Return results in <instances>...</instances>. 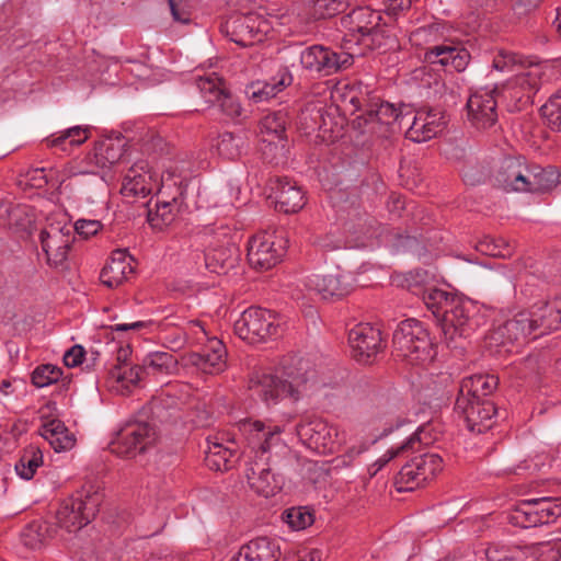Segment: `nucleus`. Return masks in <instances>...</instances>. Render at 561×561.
I'll use <instances>...</instances> for the list:
<instances>
[{
  "label": "nucleus",
  "instance_id": "obj_1",
  "mask_svg": "<svg viewBox=\"0 0 561 561\" xmlns=\"http://www.w3.org/2000/svg\"><path fill=\"white\" fill-rule=\"evenodd\" d=\"M239 430L249 447L245 469L249 486L264 497L274 496L282 490L283 478L272 472L271 461L287 450L280 438L283 427L265 426L261 421L243 420L239 423Z\"/></svg>",
  "mask_w": 561,
  "mask_h": 561
},
{
  "label": "nucleus",
  "instance_id": "obj_2",
  "mask_svg": "<svg viewBox=\"0 0 561 561\" xmlns=\"http://www.w3.org/2000/svg\"><path fill=\"white\" fill-rule=\"evenodd\" d=\"M321 386L317 371L302 358L284 362L276 369L257 368L249 378V390L266 405H276L284 399L297 402L309 391Z\"/></svg>",
  "mask_w": 561,
  "mask_h": 561
},
{
  "label": "nucleus",
  "instance_id": "obj_3",
  "mask_svg": "<svg viewBox=\"0 0 561 561\" xmlns=\"http://www.w3.org/2000/svg\"><path fill=\"white\" fill-rule=\"evenodd\" d=\"M497 182L506 191L536 193L554 187L559 175L551 168L528 165L518 158H510L504 161Z\"/></svg>",
  "mask_w": 561,
  "mask_h": 561
},
{
  "label": "nucleus",
  "instance_id": "obj_4",
  "mask_svg": "<svg viewBox=\"0 0 561 561\" xmlns=\"http://www.w3.org/2000/svg\"><path fill=\"white\" fill-rule=\"evenodd\" d=\"M393 352L413 366L430 364L436 354L427 329L415 319L399 323L393 333Z\"/></svg>",
  "mask_w": 561,
  "mask_h": 561
},
{
  "label": "nucleus",
  "instance_id": "obj_5",
  "mask_svg": "<svg viewBox=\"0 0 561 561\" xmlns=\"http://www.w3.org/2000/svg\"><path fill=\"white\" fill-rule=\"evenodd\" d=\"M176 172L178 168H170L161 174L154 208L150 206L151 202L148 206L147 218L152 228L162 229L172 224L180 209L188 176Z\"/></svg>",
  "mask_w": 561,
  "mask_h": 561
},
{
  "label": "nucleus",
  "instance_id": "obj_6",
  "mask_svg": "<svg viewBox=\"0 0 561 561\" xmlns=\"http://www.w3.org/2000/svg\"><path fill=\"white\" fill-rule=\"evenodd\" d=\"M38 240L49 266H61L73 240V227L65 214L49 215L41 228Z\"/></svg>",
  "mask_w": 561,
  "mask_h": 561
},
{
  "label": "nucleus",
  "instance_id": "obj_7",
  "mask_svg": "<svg viewBox=\"0 0 561 561\" xmlns=\"http://www.w3.org/2000/svg\"><path fill=\"white\" fill-rule=\"evenodd\" d=\"M233 330L241 340L254 344L279 336L283 322L279 316L267 309L250 307L240 313Z\"/></svg>",
  "mask_w": 561,
  "mask_h": 561
},
{
  "label": "nucleus",
  "instance_id": "obj_8",
  "mask_svg": "<svg viewBox=\"0 0 561 561\" xmlns=\"http://www.w3.org/2000/svg\"><path fill=\"white\" fill-rule=\"evenodd\" d=\"M101 501L92 485L84 486L61 503L56 516L58 524L69 533L81 529L95 516Z\"/></svg>",
  "mask_w": 561,
  "mask_h": 561
},
{
  "label": "nucleus",
  "instance_id": "obj_9",
  "mask_svg": "<svg viewBox=\"0 0 561 561\" xmlns=\"http://www.w3.org/2000/svg\"><path fill=\"white\" fill-rule=\"evenodd\" d=\"M296 434L306 447L319 454H333L346 443L344 430L320 419L299 423Z\"/></svg>",
  "mask_w": 561,
  "mask_h": 561
},
{
  "label": "nucleus",
  "instance_id": "obj_10",
  "mask_svg": "<svg viewBox=\"0 0 561 561\" xmlns=\"http://www.w3.org/2000/svg\"><path fill=\"white\" fill-rule=\"evenodd\" d=\"M440 323L445 341L449 346L458 347L457 340L468 337L480 325L478 306L470 299L457 297Z\"/></svg>",
  "mask_w": 561,
  "mask_h": 561
},
{
  "label": "nucleus",
  "instance_id": "obj_11",
  "mask_svg": "<svg viewBox=\"0 0 561 561\" xmlns=\"http://www.w3.org/2000/svg\"><path fill=\"white\" fill-rule=\"evenodd\" d=\"M381 14L368 7L354 9L342 18V25L347 30L351 38L347 42L363 43L366 46L381 47L380 38L383 30L380 28Z\"/></svg>",
  "mask_w": 561,
  "mask_h": 561
},
{
  "label": "nucleus",
  "instance_id": "obj_12",
  "mask_svg": "<svg viewBox=\"0 0 561 561\" xmlns=\"http://www.w3.org/2000/svg\"><path fill=\"white\" fill-rule=\"evenodd\" d=\"M561 516V502L552 497L522 501L510 514V522L522 528L550 524Z\"/></svg>",
  "mask_w": 561,
  "mask_h": 561
},
{
  "label": "nucleus",
  "instance_id": "obj_13",
  "mask_svg": "<svg viewBox=\"0 0 561 561\" xmlns=\"http://www.w3.org/2000/svg\"><path fill=\"white\" fill-rule=\"evenodd\" d=\"M196 84L205 103L209 107H217L226 119L236 121L242 116L240 102L228 92L215 72L198 77Z\"/></svg>",
  "mask_w": 561,
  "mask_h": 561
},
{
  "label": "nucleus",
  "instance_id": "obj_14",
  "mask_svg": "<svg viewBox=\"0 0 561 561\" xmlns=\"http://www.w3.org/2000/svg\"><path fill=\"white\" fill-rule=\"evenodd\" d=\"M287 239L283 234L262 232L251 238L248 260L252 267L270 270L285 255Z\"/></svg>",
  "mask_w": 561,
  "mask_h": 561
},
{
  "label": "nucleus",
  "instance_id": "obj_15",
  "mask_svg": "<svg viewBox=\"0 0 561 561\" xmlns=\"http://www.w3.org/2000/svg\"><path fill=\"white\" fill-rule=\"evenodd\" d=\"M298 56L304 69L324 75L348 68L354 58L351 51L336 53L322 45L306 47L299 51Z\"/></svg>",
  "mask_w": 561,
  "mask_h": 561
},
{
  "label": "nucleus",
  "instance_id": "obj_16",
  "mask_svg": "<svg viewBox=\"0 0 561 561\" xmlns=\"http://www.w3.org/2000/svg\"><path fill=\"white\" fill-rule=\"evenodd\" d=\"M157 440L156 430L148 423L135 422L124 426L111 442L113 454L122 457H133L138 451H145Z\"/></svg>",
  "mask_w": 561,
  "mask_h": 561
},
{
  "label": "nucleus",
  "instance_id": "obj_17",
  "mask_svg": "<svg viewBox=\"0 0 561 561\" xmlns=\"http://www.w3.org/2000/svg\"><path fill=\"white\" fill-rule=\"evenodd\" d=\"M226 27L230 39L244 47L263 42L272 28L267 20L254 12L231 18Z\"/></svg>",
  "mask_w": 561,
  "mask_h": 561
},
{
  "label": "nucleus",
  "instance_id": "obj_18",
  "mask_svg": "<svg viewBox=\"0 0 561 561\" xmlns=\"http://www.w3.org/2000/svg\"><path fill=\"white\" fill-rule=\"evenodd\" d=\"M408 107H396L389 102L371 103L366 116L365 123L367 131L386 136L388 131H394L396 126L399 129L405 127V121H409Z\"/></svg>",
  "mask_w": 561,
  "mask_h": 561
},
{
  "label": "nucleus",
  "instance_id": "obj_19",
  "mask_svg": "<svg viewBox=\"0 0 561 561\" xmlns=\"http://www.w3.org/2000/svg\"><path fill=\"white\" fill-rule=\"evenodd\" d=\"M495 89L482 88L472 92L467 101V119L477 129L492 127L497 121Z\"/></svg>",
  "mask_w": 561,
  "mask_h": 561
},
{
  "label": "nucleus",
  "instance_id": "obj_20",
  "mask_svg": "<svg viewBox=\"0 0 561 561\" xmlns=\"http://www.w3.org/2000/svg\"><path fill=\"white\" fill-rule=\"evenodd\" d=\"M348 344L353 357L358 363L367 364L382 348L381 332L369 323L356 324L348 332Z\"/></svg>",
  "mask_w": 561,
  "mask_h": 561
},
{
  "label": "nucleus",
  "instance_id": "obj_21",
  "mask_svg": "<svg viewBox=\"0 0 561 561\" xmlns=\"http://www.w3.org/2000/svg\"><path fill=\"white\" fill-rule=\"evenodd\" d=\"M409 113V121H405V136L414 142H424L438 133H440L446 124L444 114L437 108L419 110L412 115Z\"/></svg>",
  "mask_w": 561,
  "mask_h": 561
},
{
  "label": "nucleus",
  "instance_id": "obj_22",
  "mask_svg": "<svg viewBox=\"0 0 561 561\" xmlns=\"http://www.w3.org/2000/svg\"><path fill=\"white\" fill-rule=\"evenodd\" d=\"M351 273L336 270L329 274H312L307 277L305 286L317 293L323 299L342 298L353 289Z\"/></svg>",
  "mask_w": 561,
  "mask_h": 561
},
{
  "label": "nucleus",
  "instance_id": "obj_23",
  "mask_svg": "<svg viewBox=\"0 0 561 561\" xmlns=\"http://www.w3.org/2000/svg\"><path fill=\"white\" fill-rule=\"evenodd\" d=\"M542 73V67L539 64L529 61L526 68L523 67L504 84L503 92L512 100L529 102L540 88Z\"/></svg>",
  "mask_w": 561,
  "mask_h": 561
},
{
  "label": "nucleus",
  "instance_id": "obj_24",
  "mask_svg": "<svg viewBox=\"0 0 561 561\" xmlns=\"http://www.w3.org/2000/svg\"><path fill=\"white\" fill-rule=\"evenodd\" d=\"M159 187L158 178L148 161L140 160L126 172L121 192L126 197H146Z\"/></svg>",
  "mask_w": 561,
  "mask_h": 561
},
{
  "label": "nucleus",
  "instance_id": "obj_25",
  "mask_svg": "<svg viewBox=\"0 0 561 561\" xmlns=\"http://www.w3.org/2000/svg\"><path fill=\"white\" fill-rule=\"evenodd\" d=\"M287 117L283 112H272L264 115L259 122V137L266 144L267 154L276 157L282 154L286 142Z\"/></svg>",
  "mask_w": 561,
  "mask_h": 561
},
{
  "label": "nucleus",
  "instance_id": "obj_26",
  "mask_svg": "<svg viewBox=\"0 0 561 561\" xmlns=\"http://www.w3.org/2000/svg\"><path fill=\"white\" fill-rule=\"evenodd\" d=\"M187 363L203 374L217 375L227 367V350L217 337L208 339L202 352L191 353Z\"/></svg>",
  "mask_w": 561,
  "mask_h": 561
},
{
  "label": "nucleus",
  "instance_id": "obj_27",
  "mask_svg": "<svg viewBox=\"0 0 561 561\" xmlns=\"http://www.w3.org/2000/svg\"><path fill=\"white\" fill-rule=\"evenodd\" d=\"M471 60V55L461 44L445 43L434 45L425 49L424 61L432 65H440L458 72L466 70Z\"/></svg>",
  "mask_w": 561,
  "mask_h": 561
},
{
  "label": "nucleus",
  "instance_id": "obj_28",
  "mask_svg": "<svg viewBox=\"0 0 561 561\" xmlns=\"http://www.w3.org/2000/svg\"><path fill=\"white\" fill-rule=\"evenodd\" d=\"M280 541L271 537H256L240 547L229 561H282Z\"/></svg>",
  "mask_w": 561,
  "mask_h": 561
},
{
  "label": "nucleus",
  "instance_id": "obj_29",
  "mask_svg": "<svg viewBox=\"0 0 561 561\" xmlns=\"http://www.w3.org/2000/svg\"><path fill=\"white\" fill-rule=\"evenodd\" d=\"M535 330L531 313L524 310L499 325L491 333L490 339L496 344L507 345L524 341Z\"/></svg>",
  "mask_w": 561,
  "mask_h": 561
},
{
  "label": "nucleus",
  "instance_id": "obj_30",
  "mask_svg": "<svg viewBox=\"0 0 561 561\" xmlns=\"http://www.w3.org/2000/svg\"><path fill=\"white\" fill-rule=\"evenodd\" d=\"M497 386V378L493 375L476 374L465 377L459 387L456 407L465 408L469 401L485 400Z\"/></svg>",
  "mask_w": 561,
  "mask_h": 561
},
{
  "label": "nucleus",
  "instance_id": "obj_31",
  "mask_svg": "<svg viewBox=\"0 0 561 561\" xmlns=\"http://www.w3.org/2000/svg\"><path fill=\"white\" fill-rule=\"evenodd\" d=\"M293 75L287 67L278 69L270 80L252 82L247 87V94L254 102L268 101L293 83Z\"/></svg>",
  "mask_w": 561,
  "mask_h": 561
},
{
  "label": "nucleus",
  "instance_id": "obj_32",
  "mask_svg": "<svg viewBox=\"0 0 561 561\" xmlns=\"http://www.w3.org/2000/svg\"><path fill=\"white\" fill-rule=\"evenodd\" d=\"M134 272V259L125 250H116L102 268L100 279L113 288L123 284Z\"/></svg>",
  "mask_w": 561,
  "mask_h": 561
},
{
  "label": "nucleus",
  "instance_id": "obj_33",
  "mask_svg": "<svg viewBox=\"0 0 561 561\" xmlns=\"http://www.w3.org/2000/svg\"><path fill=\"white\" fill-rule=\"evenodd\" d=\"M271 197L276 207L284 213H296L305 205V196L296 183L287 179H275L271 182Z\"/></svg>",
  "mask_w": 561,
  "mask_h": 561
},
{
  "label": "nucleus",
  "instance_id": "obj_34",
  "mask_svg": "<svg viewBox=\"0 0 561 561\" xmlns=\"http://www.w3.org/2000/svg\"><path fill=\"white\" fill-rule=\"evenodd\" d=\"M456 411L463 415L468 430L477 433L489 430L496 413L490 400L469 401L465 408L456 407Z\"/></svg>",
  "mask_w": 561,
  "mask_h": 561
},
{
  "label": "nucleus",
  "instance_id": "obj_35",
  "mask_svg": "<svg viewBox=\"0 0 561 561\" xmlns=\"http://www.w3.org/2000/svg\"><path fill=\"white\" fill-rule=\"evenodd\" d=\"M206 267L216 274H227L240 260L238 245H214L204 249Z\"/></svg>",
  "mask_w": 561,
  "mask_h": 561
},
{
  "label": "nucleus",
  "instance_id": "obj_36",
  "mask_svg": "<svg viewBox=\"0 0 561 561\" xmlns=\"http://www.w3.org/2000/svg\"><path fill=\"white\" fill-rule=\"evenodd\" d=\"M94 161L95 158L93 149L84 157L70 161L59 170H49V173L44 174L43 178L45 179L46 183L60 186L66 180L72 176L93 174L98 169H103L102 165H96Z\"/></svg>",
  "mask_w": 561,
  "mask_h": 561
},
{
  "label": "nucleus",
  "instance_id": "obj_37",
  "mask_svg": "<svg viewBox=\"0 0 561 561\" xmlns=\"http://www.w3.org/2000/svg\"><path fill=\"white\" fill-rule=\"evenodd\" d=\"M539 554L541 556V542L525 547L494 543L485 550L489 561H536Z\"/></svg>",
  "mask_w": 561,
  "mask_h": 561
},
{
  "label": "nucleus",
  "instance_id": "obj_38",
  "mask_svg": "<svg viewBox=\"0 0 561 561\" xmlns=\"http://www.w3.org/2000/svg\"><path fill=\"white\" fill-rule=\"evenodd\" d=\"M560 306L561 296L549 301L540 300L527 310L531 313V322H534L535 329H542V333L558 329L561 323Z\"/></svg>",
  "mask_w": 561,
  "mask_h": 561
},
{
  "label": "nucleus",
  "instance_id": "obj_39",
  "mask_svg": "<svg viewBox=\"0 0 561 561\" xmlns=\"http://www.w3.org/2000/svg\"><path fill=\"white\" fill-rule=\"evenodd\" d=\"M41 435L56 453L70 450L76 445L75 435L57 419L44 422L41 427Z\"/></svg>",
  "mask_w": 561,
  "mask_h": 561
},
{
  "label": "nucleus",
  "instance_id": "obj_40",
  "mask_svg": "<svg viewBox=\"0 0 561 561\" xmlns=\"http://www.w3.org/2000/svg\"><path fill=\"white\" fill-rule=\"evenodd\" d=\"M141 374L142 369L140 366L119 364L110 370L107 385L112 391L126 394L141 379Z\"/></svg>",
  "mask_w": 561,
  "mask_h": 561
},
{
  "label": "nucleus",
  "instance_id": "obj_41",
  "mask_svg": "<svg viewBox=\"0 0 561 561\" xmlns=\"http://www.w3.org/2000/svg\"><path fill=\"white\" fill-rule=\"evenodd\" d=\"M204 248L214 245H237L238 233L226 219L218 220L203 228L201 232Z\"/></svg>",
  "mask_w": 561,
  "mask_h": 561
},
{
  "label": "nucleus",
  "instance_id": "obj_42",
  "mask_svg": "<svg viewBox=\"0 0 561 561\" xmlns=\"http://www.w3.org/2000/svg\"><path fill=\"white\" fill-rule=\"evenodd\" d=\"M426 308L433 313L434 318L440 324L447 314L448 310L454 304V299L457 296L442 288L436 287L434 284L431 288H427L421 297Z\"/></svg>",
  "mask_w": 561,
  "mask_h": 561
},
{
  "label": "nucleus",
  "instance_id": "obj_43",
  "mask_svg": "<svg viewBox=\"0 0 561 561\" xmlns=\"http://www.w3.org/2000/svg\"><path fill=\"white\" fill-rule=\"evenodd\" d=\"M89 136V127L73 126L59 134L51 135L46 142L50 148H57L62 152H70L73 148L85 142Z\"/></svg>",
  "mask_w": 561,
  "mask_h": 561
},
{
  "label": "nucleus",
  "instance_id": "obj_44",
  "mask_svg": "<svg viewBox=\"0 0 561 561\" xmlns=\"http://www.w3.org/2000/svg\"><path fill=\"white\" fill-rule=\"evenodd\" d=\"M236 449L224 446L219 442L208 440V450L206 453V465L209 469L216 471H227L231 469L237 461Z\"/></svg>",
  "mask_w": 561,
  "mask_h": 561
},
{
  "label": "nucleus",
  "instance_id": "obj_45",
  "mask_svg": "<svg viewBox=\"0 0 561 561\" xmlns=\"http://www.w3.org/2000/svg\"><path fill=\"white\" fill-rule=\"evenodd\" d=\"M124 139L121 137L105 138L100 140L94 147V163L106 168L117 162L124 152Z\"/></svg>",
  "mask_w": 561,
  "mask_h": 561
},
{
  "label": "nucleus",
  "instance_id": "obj_46",
  "mask_svg": "<svg viewBox=\"0 0 561 561\" xmlns=\"http://www.w3.org/2000/svg\"><path fill=\"white\" fill-rule=\"evenodd\" d=\"M141 369L151 375H172L178 370V359L168 352H152L142 359Z\"/></svg>",
  "mask_w": 561,
  "mask_h": 561
},
{
  "label": "nucleus",
  "instance_id": "obj_47",
  "mask_svg": "<svg viewBox=\"0 0 561 561\" xmlns=\"http://www.w3.org/2000/svg\"><path fill=\"white\" fill-rule=\"evenodd\" d=\"M248 141L243 133H222L219 135L216 148L218 153L229 160L239 158L247 149Z\"/></svg>",
  "mask_w": 561,
  "mask_h": 561
},
{
  "label": "nucleus",
  "instance_id": "obj_48",
  "mask_svg": "<svg viewBox=\"0 0 561 561\" xmlns=\"http://www.w3.org/2000/svg\"><path fill=\"white\" fill-rule=\"evenodd\" d=\"M425 428H417L404 444L388 449L381 457H379L369 468V473L375 476L383 466H386L391 459H393L401 450L412 448L415 442L428 444L425 438Z\"/></svg>",
  "mask_w": 561,
  "mask_h": 561
},
{
  "label": "nucleus",
  "instance_id": "obj_49",
  "mask_svg": "<svg viewBox=\"0 0 561 561\" xmlns=\"http://www.w3.org/2000/svg\"><path fill=\"white\" fill-rule=\"evenodd\" d=\"M43 465V454L36 447H28L15 463V471L24 480H31L36 470Z\"/></svg>",
  "mask_w": 561,
  "mask_h": 561
},
{
  "label": "nucleus",
  "instance_id": "obj_50",
  "mask_svg": "<svg viewBox=\"0 0 561 561\" xmlns=\"http://www.w3.org/2000/svg\"><path fill=\"white\" fill-rule=\"evenodd\" d=\"M35 222V214L27 205H12L9 230L15 233H31Z\"/></svg>",
  "mask_w": 561,
  "mask_h": 561
},
{
  "label": "nucleus",
  "instance_id": "obj_51",
  "mask_svg": "<svg viewBox=\"0 0 561 561\" xmlns=\"http://www.w3.org/2000/svg\"><path fill=\"white\" fill-rule=\"evenodd\" d=\"M436 282L433 273L426 270H414L403 275L402 285L414 295L423 296L427 288H431Z\"/></svg>",
  "mask_w": 561,
  "mask_h": 561
},
{
  "label": "nucleus",
  "instance_id": "obj_52",
  "mask_svg": "<svg viewBox=\"0 0 561 561\" xmlns=\"http://www.w3.org/2000/svg\"><path fill=\"white\" fill-rule=\"evenodd\" d=\"M417 467L421 477H424V483L433 479L443 469V459L434 453H425L412 458Z\"/></svg>",
  "mask_w": 561,
  "mask_h": 561
},
{
  "label": "nucleus",
  "instance_id": "obj_53",
  "mask_svg": "<svg viewBox=\"0 0 561 561\" xmlns=\"http://www.w3.org/2000/svg\"><path fill=\"white\" fill-rule=\"evenodd\" d=\"M282 519L291 530H302L312 525L313 515L308 507H290L282 514Z\"/></svg>",
  "mask_w": 561,
  "mask_h": 561
},
{
  "label": "nucleus",
  "instance_id": "obj_54",
  "mask_svg": "<svg viewBox=\"0 0 561 561\" xmlns=\"http://www.w3.org/2000/svg\"><path fill=\"white\" fill-rule=\"evenodd\" d=\"M397 484L399 492L412 491L424 484V477H421L413 459L401 468L397 478Z\"/></svg>",
  "mask_w": 561,
  "mask_h": 561
},
{
  "label": "nucleus",
  "instance_id": "obj_55",
  "mask_svg": "<svg viewBox=\"0 0 561 561\" xmlns=\"http://www.w3.org/2000/svg\"><path fill=\"white\" fill-rule=\"evenodd\" d=\"M47 529V525L42 522L28 524L21 535L23 545L33 550L39 549L46 541Z\"/></svg>",
  "mask_w": 561,
  "mask_h": 561
},
{
  "label": "nucleus",
  "instance_id": "obj_56",
  "mask_svg": "<svg viewBox=\"0 0 561 561\" xmlns=\"http://www.w3.org/2000/svg\"><path fill=\"white\" fill-rule=\"evenodd\" d=\"M529 61L530 60H526L514 51L500 49L493 58L492 66L497 71L507 72L517 68H523L526 64L528 65Z\"/></svg>",
  "mask_w": 561,
  "mask_h": 561
},
{
  "label": "nucleus",
  "instance_id": "obj_57",
  "mask_svg": "<svg viewBox=\"0 0 561 561\" xmlns=\"http://www.w3.org/2000/svg\"><path fill=\"white\" fill-rule=\"evenodd\" d=\"M540 111L551 128L561 130V90L551 95Z\"/></svg>",
  "mask_w": 561,
  "mask_h": 561
},
{
  "label": "nucleus",
  "instance_id": "obj_58",
  "mask_svg": "<svg viewBox=\"0 0 561 561\" xmlns=\"http://www.w3.org/2000/svg\"><path fill=\"white\" fill-rule=\"evenodd\" d=\"M62 375L58 366L45 364L36 367L32 373V382L37 388H44L57 382Z\"/></svg>",
  "mask_w": 561,
  "mask_h": 561
},
{
  "label": "nucleus",
  "instance_id": "obj_59",
  "mask_svg": "<svg viewBox=\"0 0 561 561\" xmlns=\"http://www.w3.org/2000/svg\"><path fill=\"white\" fill-rule=\"evenodd\" d=\"M440 33L436 24L419 27L410 34V43L416 47H423L439 39Z\"/></svg>",
  "mask_w": 561,
  "mask_h": 561
},
{
  "label": "nucleus",
  "instance_id": "obj_60",
  "mask_svg": "<svg viewBox=\"0 0 561 561\" xmlns=\"http://www.w3.org/2000/svg\"><path fill=\"white\" fill-rule=\"evenodd\" d=\"M344 7L343 0H314L312 13L316 19H327L341 12Z\"/></svg>",
  "mask_w": 561,
  "mask_h": 561
},
{
  "label": "nucleus",
  "instance_id": "obj_61",
  "mask_svg": "<svg viewBox=\"0 0 561 561\" xmlns=\"http://www.w3.org/2000/svg\"><path fill=\"white\" fill-rule=\"evenodd\" d=\"M160 323H157L152 320L148 321H135L130 323H116L112 325V330L115 332H133V333H149L158 330Z\"/></svg>",
  "mask_w": 561,
  "mask_h": 561
},
{
  "label": "nucleus",
  "instance_id": "obj_62",
  "mask_svg": "<svg viewBox=\"0 0 561 561\" xmlns=\"http://www.w3.org/2000/svg\"><path fill=\"white\" fill-rule=\"evenodd\" d=\"M479 250L492 256H507L511 254L510 245L503 240H485L480 243Z\"/></svg>",
  "mask_w": 561,
  "mask_h": 561
},
{
  "label": "nucleus",
  "instance_id": "obj_63",
  "mask_svg": "<svg viewBox=\"0 0 561 561\" xmlns=\"http://www.w3.org/2000/svg\"><path fill=\"white\" fill-rule=\"evenodd\" d=\"M72 227L73 231H76L78 234L83 236L84 238H89L99 232V230L102 228V224L94 219H79Z\"/></svg>",
  "mask_w": 561,
  "mask_h": 561
},
{
  "label": "nucleus",
  "instance_id": "obj_64",
  "mask_svg": "<svg viewBox=\"0 0 561 561\" xmlns=\"http://www.w3.org/2000/svg\"><path fill=\"white\" fill-rule=\"evenodd\" d=\"M543 561H561V540L541 542Z\"/></svg>",
  "mask_w": 561,
  "mask_h": 561
}]
</instances>
